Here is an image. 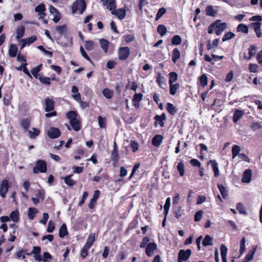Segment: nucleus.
<instances>
[{"instance_id": "44", "label": "nucleus", "mask_w": 262, "mask_h": 262, "mask_svg": "<svg viewBox=\"0 0 262 262\" xmlns=\"http://www.w3.org/2000/svg\"><path fill=\"white\" fill-rule=\"evenodd\" d=\"M166 13V9L164 8H161L158 11L156 16V20H159L164 14Z\"/></svg>"}, {"instance_id": "20", "label": "nucleus", "mask_w": 262, "mask_h": 262, "mask_svg": "<svg viewBox=\"0 0 262 262\" xmlns=\"http://www.w3.org/2000/svg\"><path fill=\"white\" fill-rule=\"evenodd\" d=\"M99 42L101 48L105 53H106L107 52L110 42L105 39H99Z\"/></svg>"}, {"instance_id": "55", "label": "nucleus", "mask_w": 262, "mask_h": 262, "mask_svg": "<svg viewBox=\"0 0 262 262\" xmlns=\"http://www.w3.org/2000/svg\"><path fill=\"white\" fill-rule=\"evenodd\" d=\"M111 160L114 162L116 163L119 160V156L117 150H113L111 153Z\"/></svg>"}, {"instance_id": "14", "label": "nucleus", "mask_w": 262, "mask_h": 262, "mask_svg": "<svg viewBox=\"0 0 262 262\" xmlns=\"http://www.w3.org/2000/svg\"><path fill=\"white\" fill-rule=\"evenodd\" d=\"M100 194V191L99 190H95L94 191L93 196L91 199V201L89 204V207L90 208H93L94 207V204L95 203L97 200V199L99 198Z\"/></svg>"}, {"instance_id": "36", "label": "nucleus", "mask_w": 262, "mask_h": 262, "mask_svg": "<svg viewBox=\"0 0 262 262\" xmlns=\"http://www.w3.org/2000/svg\"><path fill=\"white\" fill-rule=\"evenodd\" d=\"M72 175H68L64 178V183L69 186H73L75 184V182L71 179Z\"/></svg>"}, {"instance_id": "60", "label": "nucleus", "mask_w": 262, "mask_h": 262, "mask_svg": "<svg viewBox=\"0 0 262 262\" xmlns=\"http://www.w3.org/2000/svg\"><path fill=\"white\" fill-rule=\"evenodd\" d=\"M249 69L251 72L256 73L257 72L258 66L256 64L250 63Z\"/></svg>"}, {"instance_id": "64", "label": "nucleus", "mask_w": 262, "mask_h": 262, "mask_svg": "<svg viewBox=\"0 0 262 262\" xmlns=\"http://www.w3.org/2000/svg\"><path fill=\"white\" fill-rule=\"evenodd\" d=\"M130 146L133 149V151L135 152L138 149L139 144L135 141H131L130 142Z\"/></svg>"}, {"instance_id": "29", "label": "nucleus", "mask_w": 262, "mask_h": 262, "mask_svg": "<svg viewBox=\"0 0 262 262\" xmlns=\"http://www.w3.org/2000/svg\"><path fill=\"white\" fill-rule=\"evenodd\" d=\"M237 31L241 32L247 34L248 33V27L247 25L243 24H240L237 26Z\"/></svg>"}, {"instance_id": "21", "label": "nucleus", "mask_w": 262, "mask_h": 262, "mask_svg": "<svg viewBox=\"0 0 262 262\" xmlns=\"http://www.w3.org/2000/svg\"><path fill=\"white\" fill-rule=\"evenodd\" d=\"M166 109L168 112L171 115H174L177 112L176 107L171 103H167L166 104Z\"/></svg>"}, {"instance_id": "41", "label": "nucleus", "mask_w": 262, "mask_h": 262, "mask_svg": "<svg viewBox=\"0 0 262 262\" xmlns=\"http://www.w3.org/2000/svg\"><path fill=\"white\" fill-rule=\"evenodd\" d=\"M14 222H17L19 220V212L17 211H12L9 217Z\"/></svg>"}, {"instance_id": "25", "label": "nucleus", "mask_w": 262, "mask_h": 262, "mask_svg": "<svg viewBox=\"0 0 262 262\" xmlns=\"http://www.w3.org/2000/svg\"><path fill=\"white\" fill-rule=\"evenodd\" d=\"M95 235L93 234H91L89 235L88 238L86 240V243L84 246L88 247V248H91L94 242H95Z\"/></svg>"}, {"instance_id": "13", "label": "nucleus", "mask_w": 262, "mask_h": 262, "mask_svg": "<svg viewBox=\"0 0 262 262\" xmlns=\"http://www.w3.org/2000/svg\"><path fill=\"white\" fill-rule=\"evenodd\" d=\"M25 28L24 26L21 25L17 27L16 30V39L20 41L21 38L24 36L25 34Z\"/></svg>"}, {"instance_id": "15", "label": "nucleus", "mask_w": 262, "mask_h": 262, "mask_svg": "<svg viewBox=\"0 0 262 262\" xmlns=\"http://www.w3.org/2000/svg\"><path fill=\"white\" fill-rule=\"evenodd\" d=\"M46 103V112H50L54 109V101L49 98H46L45 101Z\"/></svg>"}, {"instance_id": "24", "label": "nucleus", "mask_w": 262, "mask_h": 262, "mask_svg": "<svg viewBox=\"0 0 262 262\" xmlns=\"http://www.w3.org/2000/svg\"><path fill=\"white\" fill-rule=\"evenodd\" d=\"M181 53L178 48H174L173 50L172 60L175 63L178 59L180 58Z\"/></svg>"}, {"instance_id": "51", "label": "nucleus", "mask_w": 262, "mask_h": 262, "mask_svg": "<svg viewBox=\"0 0 262 262\" xmlns=\"http://www.w3.org/2000/svg\"><path fill=\"white\" fill-rule=\"evenodd\" d=\"M200 82L202 86L204 87L207 85L208 80L207 77L206 75H202L200 78Z\"/></svg>"}, {"instance_id": "27", "label": "nucleus", "mask_w": 262, "mask_h": 262, "mask_svg": "<svg viewBox=\"0 0 262 262\" xmlns=\"http://www.w3.org/2000/svg\"><path fill=\"white\" fill-rule=\"evenodd\" d=\"M213 238L210 236L207 235L205 236L203 241V245L204 246H211L212 245Z\"/></svg>"}, {"instance_id": "8", "label": "nucleus", "mask_w": 262, "mask_h": 262, "mask_svg": "<svg viewBox=\"0 0 262 262\" xmlns=\"http://www.w3.org/2000/svg\"><path fill=\"white\" fill-rule=\"evenodd\" d=\"M47 134L50 138L55 139L60 136L61 133L58 128L53 127L48 129Z\"/></svg>"}, {"instance_id": "11", "label": "nucleus", "mask_w": 262, "mask_h": 262, "mask_svg": "<svg viewBox=\"0 0 262 262\" xmlns=\"http://www.w3.org/2000/svg\"><path fill=\"white\" fill-rule=\"evenodd\" d=\"M252 177V170L250 169H246L243 174L242 182L249 183L251 182Z\"/></svg>"}, {"instance_id": "50", "label": "nucleus", "mask_w": 262, "mask_h": 262, "mask_svg": "<svg viewBox=\"0 0 262 262\" xmlns=\"http://www.w3.org/2000/svg\"><path fill=\"white\" fill-rule=\"evenodd\" d=\"M221 256L222 257V259L226 258L227 256V248L224 245L222 244L221 245Z\"/></svg>"}, {"instance_id": "37", "label": "nucleus", "mask_w": 262, "mask_h": 262, "mask_svg": "<svg viewBox=\"0 0 262 262\" xmlns=\"http://www.w3.org/2000/svg\"><path fill=\"white\" fill-rule=\"evenodd\" d=\"M21 126L25 130H27L30 127V120L28 119H23L21 121Z\"/></svg>"}, {"instance_id": "23", "label": "nucleus", "mask_w": 262, "mask_h": 262, "mask_svg": "<svg viewBox=\"0 0 262 262\" xmlns=\"http://www.w3.org/2000/svg\"><path fill=\"white\" fill-rule=\"evenodd\" d=\"M156 120V123L158 122L159 124L161 127L164 126V121L166 120V116L165 114H162L161 115H156L155 117Z\"/></svg>"}, {"instance_id": "40", "label": "nucleus", "mask_w": 262, "mask_h": 262, "mask_svg": "<svg viewBox=\"0 0 262 262\" xmlns=\"http://www.w3.org/2000/svg\"><path fill=\"white\" fill-rule=\"evenodd\" d=\"M106 6L107 9L110 10H114L116 7L115 0H108V3L107 5H104Z\"/></svg>"}, {"instance_id": "4", "label": "nucleus", "mask_w": 262, "mask_h": 262, "mask_svg": "<svg viewBox=\"0 0 262 262\" xmlns=\"http://www.w3.org/2000/svg\"><path fill=\"white\" fill-rule=\"evenodd\" d=\"M191 254V251L190 249L180 250L178 253V262L186 261L189 259Z\"/></svg>"}, {"instance_id": "49", "label": "nucleus", "mask_w": 262, "mask_h": 262, "mask_svg": "<svg viewBox=\"0 0 262 262\" xmlns=\"http://www.w3.org/2000/svg\"><path fill=\"white\" fill-rule=\"evenodd\" d=\"M94 43L93 41L88 40L85 41L84 47L88 51H92L94 49Z\"/></svg>"}, {"instance_id": "2", "label": "nucleus", "mask_w": 262, "mask_h": 262, "mask_svg": "<svg viewBox=\"0 0 262 262\" xmlns=\"http://www.w3.org/2000/svg\"><path fill=\"white\" fill-rule=\"evenodd\" d=\"M86 5L84 0H76L72 5V10L73 14L79 10V13L82 14L85 10Z\"/></svg>"}, {"instance_id": "43", "label": "nucleus", "mask_w": 262, "mask_h": 262, "mask_svg": "<svg viewBox=\"0 0 262 262\" xmlns=\"http://www.w3.org/2000/svg\"><path fill=\"white\" fill-rule=\"evenodd\" d=\"M181 37L179 35H174L171 39V43L173 45H179L181 43Z\"/></svg>"}, {"instance_id": "17", "label": "nucleus", "mask_w": 262, "mask_h": 262, "mask_svg": "<svg viewBox=\"0 0 262 262\" xmlns=\"http://www.w3.org/2000/svg\"><path fill=\"white\" fill-rule=\"evenodd\" d=\"M244 112L242 110H236L233 115V121L236 123L243 116Z\"/></svg>"}, {"instance_id": "30", "label": "nucleus", "mask_w": 262, "mask_h": 262, "mask_svg": "<svg viewBox=\"0 0 262 262\" xmlns=\"http://www.w3.org/2000/svg\"><path fill=\"white\" fill-rule=\"evenodd\" d=\"M157 31L161 36H163L166 33L167 30L165 25H159L157 28Z\"/></svg>"}, {"instance_id": "58", "label": "nucleus", "mask_w": 262, "mask_h": 262, "mask_svg": "<svg viewBox=\"0 0 262 262\" xmlns=\"http://www.w3.org/2000/svg\"><path fill=\"white\" fill-rule=\"evenodd\" d=\"M90 249V248H88V247L84 246L83 248L82 249L81 251L80 255L82 257L83 259L85 258L88 255V250Z\"/></svg>"}, {"instance_id": "18", "label": "nucleus", "mask_w": 262, "mask_h": 262, "mask_svg": "<svg viewBox=\"0 0 262 262\" xmlns=\"http://www.w3.org/2000/svg\"><path fill=\"white\" fill-rule=\"evenodd\" d=\"M256 250V247H254L253 248V249L249 251L245 258V262H249L253 259Z\"/></svg>"}, {"instance_id": "61", "label": "nucleus", "mask_w": 262, "mask_h": 262, "mask_svg": "<svg viewBox=\"0 0 262 262\" xmlns=\"http://www.w3.org/2000/svg\"><path fill=\"white\" fill-rule=\"evenodd\" d=\"M251 128L254 130H256L258 129H260V128H262V125L260 123H258V122H253L251 126Z\"/></svg>"}, {"instance_id": "22", "label": "nucleus", "mask_w": 262, "mask_h": 262, "mask_svg": "<svg viewBox=\"0 0 262 262\" xmlns=\"http://www.w3.org/2000/svg\"><path fill=\"white\" fill-rule=\"evenodd\" d=\"M17 48L15 45H11L9 49V55L11 57H14L17 55Z\"/></svg>"}, {"instance_id": "31", "label": "nucleus", "mask_w": 262, "mask_h": 262, "mask_svg": "<svg viewBox=\"0 0 262 262\" xmlns=\"http://www.w3.org/2000/svg\"><path fill=\"white\" fill-rule=\"evenodd\" d=\"M170 85V94L172 95L176 94L177 90L180 88V84L179 83L169 84Z\"/></svg>"}, {"instance_id": "3", "label": "nucleus", "mask_w": 262, "mask_h": 262, "mask_svg": "<svg viewBox=\"0 0 262 262\" xmlns=\"http://www.w3.org/2000/svg\"><path fill=\"white\" fill-rule=\"evenodd\" d=\"M33 172L35 174L37 173L38 172H45L47 171V163L46 162L41 160H39L36 162L35 166L33 169Z\"/></svg>"}, {"instance_id": "12", "label": "nucleus", "mask_w": 262, "mask_h": 262, "mask_svg": "<svg viewBox=\"0 0 262 262\" xmlns=\"http://www.w3.org/2000/svg\"><path fill=\"white\" fill-rule=\"evenodd\" d=\"M112 13L121 20L126 16V10L123 8L118 9L112 11Z\"/></svg>"}, {"instance_id": "34", "label": "nucleus", "mask_w": 262, "mask_h": 262, "mask_svg": "<svg viewBox=\"0 0 262 262\" xmlns=\"http://www.w3.org/2000/svg\"><path fill=\"white\" fill-rule=\"evenodd\" d=\"M68 234L67 227L65 224H62L60 227L59 231V236L61 238H63Z\"/></svg>"}, {"instance_id": "7", "label": "nucleus", "mask_w": 262, "mask_h": 262, "mask_svg": "<svg viewBox=\"0 0 262 262\" xmlns=\"http://www.w3.org/2000/svg\"><path fill=\"white\" fill-rule=\"evenodd\" d=\"M9 185L7 180H4L1 183L0 187V195L3 198H5L6 194L8 192Z\"/></svg>"}, {"instance_id": "53", "label": "nucleus", "mask_w": 262, "mask_h": 262, "mask_svg": "<svg viewBox=\"0 0 262 262\" xmlns=\"http://www.w3.org/2000/svg\"><path fill=\"white\" fill-rule=\"evenodd\" d=\"M235 36V34L231 32H228L224 35L222 38V41L223 42L231 39L233 38Z\"/></svg>"}, {"instance_id": "10", "label": "nucleus", "mask_w": 262, "mask_h": 262, "mask_svg": "<svg viewBox=\"0 0 262 262\" xmlns=\"http://www.w3.org/2000/svg\"><path fill=\"white\" fill-rule=\"evenodd\" d=\"M45 10V5L43 3L37 6L35 8V11L36 12H38V15H39V19L43 18L45 17V16H46V14L44 13V11Z\"/></svg>"}, {"instance_id": "46", "label": "nucleus", "mask_w": 262, "mask_h": 262, "mask_svg": "<svg viewBox=\"0 0 262 262\" xmlns=\"http://www.w3.org/2000/svg\"><path fill=\"white\" fill-rule=\"evenodd\" d=\"M256 47L254 45H251L250 46L248 50H249V57L248 59H250L251 58L252 56H253L255 54L256 50Z\"/></svg>"}, {"instance_id": "16", "label": "nucleus", "mask_w": 262, "mask_h": 262, "mask_svg": "<svg viewBox=\"0 0 262 262\" xmlns=\"http://www.w3.org/2000/svg\"><path fill=\"white\" fill-rule=\"evenodd\" d=\"M163 139V138L161 135H157L152 138V143L154 146L158 147L162 143Z\"/></svg>"}, {"instance_id": "52", "label": "nucleus", "mask_w": 262, "mask_h": 262, "mask_svg": "<svg viewBox=\"0 0 262 262\" xmlns=\"http://www.w3.org/2000/svg\"><path fill=\"white\" fill-rule=\"evenodd\" d=\"M103 95L107 99H111L113 95V92L108 89H105L103 90Z\"/></svg>"}, {"instance_id": "48", "label": "nucleus", "mask_w": 262, "mask_h": 262, "mask_svg": "<svg viewBox=\"0 0 262 262\" xmlns=\"http://www.w3.org/2000/svg\"><path fill=\"white\" fill-rule=\"evenodd\" d=\"M177 169L181 176H183L185 174L184 164L183 162H180L177 166Z\"/></svg>"}, {"instance_id": "56", "label": "nucleus", "mask_w": 262, "mask_h": 262, "mask_svg": "<svg viewBox=\"0 0 262 262\" xmlns=\"http://www.w3.org/2000/svg\"><path fill=\"white\" fill-rule=\"evenodd\" d=\"M56 30L60 35H61L67 31L66 25H63L61 26H57Z\"/></svg>"}, {"instance_id": "19", "label": "nucleus", "mask_w": 262, "mask_h": 262, "mask_svg": "<svg viewBox=\"0 0 262 262\" xmlns=\"http://www.w3.org/2000/svg\"><path fill=\"white\" fill-rule=\"evenodd\" d=\"M210 163L212 165V169L214 171V176L215 177H217L220 174L217 163L214 160H210Z\"/></svg>"}, {"instance_id": "32", "label": "nucleus", "mask_w": 262, "mask_h": 262, "mask_svg": "<svg viewBox=\"0 0 262 262\" xmlns=\"http://www.w3.org/2000/svg\"><path fill=\"white\" fill-rule=\"evenodd\" d=\"M41 67L42 64H40L31 70V73L34 76V77L37 79H38V77L40 76V75H38V73L41 70Z\"/></svg>"}, {"instance_id": "26", "label": "nucleus", "mask_w": 262, "mask_h": 262, "mask_svg": "<svg viewBox=\"0 0 262 262\" xmlns=\"http://www.w3.org/2000/svg\"><path fill=\"white\" fill-rule=\"evenodd\" d=\"M217 12L215 11L213 7L211 5H209L206 7V14L208 16H214Z\"/></svg>"}, {"instance_id": "54", "label": "nucleus", "mask_w": 262, "mask_h": 262, "mask_svg": "<svg viewBox=\"0 0 262 262\" xmlns=\"http://www.w3.org/2000/svg\"><path fill=\"white\" fill-rule=\"evenodd\" d=\"M236 209L238 211L240 214H247L245 207L240 203L237 204Z\"/></svg>"}, {"instance_id": "39", "label": "nucleus", "mask_w": 262, "mask_h": 262, "mask_svg": "<svg viewBox=\"0 0 262 262\" xmlns=\"http://www.w3.org/2000/svg\"><path fill=\"white\" fill-rule=\"evenodd\" d=\"M241 150V148L239 146L235 145L232 147V158L234 159L235 157L237 155L239 156V152Z\"/></svg>"}, {"instance_id": "38", "label": "nucleus", "mask_w": 262, "mask_h": 262, "mask_svg": "<svg viewBox=\"0 0 262 262\" xmlns=\"http://www.w3.org/2000/svg\"><path fill=\"white\" fill-rule=\"evenodd\" d=\"M27 64V63H23L20 67L17 68L18 71H23V72L26 74L28 76L31 77V75L29 73L28 69L26 68Z\"/></svg>"}, {"instance_id": "6", "label": "nucleus", "mask_w": 262, "mask_h": 262, "mask_svg": "<svg viewBox=\"0 0 262 262\" xmlns=\"http://www.w3.org/2000/svg\"><path fill=\"white\" fill-rule=\"evenodd\" d=\"M220 20H217L214 22L215 32L217 35H220L225 29L227 28V24L225 23H219Z\"/></svg>"}, {"instance_id": "57", "label": "nucleus", "mask_w": 262, "mask_h": 262, "mask_svg": "<svg viewBox=\"0 0 262 262\" xmlns=\"http://www.w3.org/2000/svg\"><path fill=\"white\" fill-rule=\"evenodd\" d=\"M37 39V37L36 36H32L31 37L26 38V39H20V41H26L28 45H29L30 44L33 43L35 41H36Z\"/></svg>"}, {"instance_id": "9", "label": "nucleus", "mask_w": 262, "mask_h": 262, "mask_svg": "<svg viewBox=\"0 0 262 262\" xmlns=\"http://www.w3.org/2000/svg\"><path fill=\"white\" fill-rule=\"evenodd\" d=\"M157 248V244L155 243H150L148 244L146 249V254L148 256H151L153 255L154 252Z\"/></svg>"}, {"instance_id": "1", "label": "nucleus", "mask_w": 262, "mask_h": 262, "mask_svg": "<svg viewBox=\"0 0 262 262\" xmlns=\"http://www.w3.org/2000/svg\"><path fill=\"white\" fill-rule=\"evenodd\" d=\"M67 117L70 120V124L75 131L81 129V122L79 120L77 114L74 111H70L67 113Z\"/></svg>"}, {"instance_id": "47", "label": "nucleus", "mask_w": 262, "mask_h": 262, "mask_svg": "<svg viewBox=\"0 0 262 262\" xmlns=\"http://www.w3.org/2000/svg\"><path fill=\"white\" fill-rule=\"evenodd\" d=\"M171 200L170 198H167L165 204L164 206V212L165 215H167L170 206Z\"/></svg>"}, {"instance_id": "28", "label": "nucleus", "mask_w": 262, "mask_h": 262, "mask_svg": "<svg viewBox=\"0 0 262 262\" xmlns=\"http://www.w3.org/2000/svg\"><path fill=\"white\" fill-rule=\"evenodd\" d=\"M217 187L219 189V191H220L222 197L224 199H226V198L228 196V193H227V191L226 190V189L225 188V187L223 185L219 184H217Z\"/></svg>"}, {"instance_id": "33", "label": "nucleus", "mask_w": 262, "mask_h": 262, "mask_svg": "<svg viewBox=\"0 0 262 262\" xmlns=\"http://www.w3.org/2000/svg\"><path fill=\"white\" fill-rule=\"evenodd\" d=\"M39 130L35 128H33L32 130L29 132V136L31 139H35L37 136L39 135Z\"/></svg>"}, {"instance_id": "59", "label": "nucleus", "mask_w": 262, "mask_h": 262, "mask_svg": "<svg viewBox=\"0 0 262 262\" xmlns=\"http://www.w3.org/2000/svg\"><path fill=\"white\" fill-rule=\"evenodd\" d=\"M98 124L101 128H105L106 126L105 121L104 118L101 116H99L98 117Z\"/></svg>"}, {"instance_id": "62", "label": "nucleus", "mask_w": 262, "mask_h": 262, "mask_svg": "<svg viewBox=\"0 0 262 262\" xmlns=\"http://www.w3.org/2000/svg\"><path fill=\"white\" fill-rule=\"evenodd\" d=\"M142 94L140 93L135 94L134 96L133 101V102H140L142 99Z\"/></svg>"}, {"instance_id": "5", "label": "nucleus", "mask_w": 262, "mask_h": 262, "mask_svg": "<svg viewBox=\"0 0 262 262\" xmlns=\"http://www.w3.org/2000/svg\"><path fill=\"white\" fill-rule=\"evenodd\" d=\"M130 50L128 47H121L119 49L118 58L120 60H126L129 56Z\"/></svg>"}, {"instance_id": "42", "label": "nucleus", "mask_w": 262, "mask_h": 262, "mask_svg": "<svg viewBox=\"0 0 262 262\" xmlns=\"http://www.w3.org/2000/svg\"><path fill=\"white\" fill-rule=\"evenodd\" d=\"M37 212V211L35 208H29L28 212V216L29 219L30 220H33Z\"/></svg>"}, {"instance_id": "35", "label": "nucleus", "mask_w": 262, "mask_h": 262, "mask_svg": "<svg viewBox=\"0 0 262 262\" xmlns=\"http://www.w3.org/2000/svg\"><path fill=\"white\" fill-rule=\"evenodd\" d=\"M169 76V84L173 83L178 80V76L175 72H170Z\"/></svg>"}, {"instance_id": "63", "label": "nucleus", "mask_w": 262, "mask_h": 262, "mask_svg": "<svg viewBox=\"0 0 262 262\" xmlns=\"http://www.w3.org/2000/svg\"><path fill=\"white\" fill-rule=\"evenodd\" d=\"M203 215L202 211H197L194 215V221L195 222H199L201 220Z\"/></svg>"}, {"instance_id": "45", "label": "nucleus", "mask_w": 262, "mask_h": 262, "mask_svg": "<svg viewBox=\"0 0 262 262\" xmlns=\"http://www.w3.org/2000/svg\"><path fill=\"white\" fill-rule=\"evenodd\" d=\"M38 79L42 83H43L45 84L49 85L51 83H50V80H51L50 78L45 77L43 76H40L38 77Z\"/></svg>"}]
</instances>
